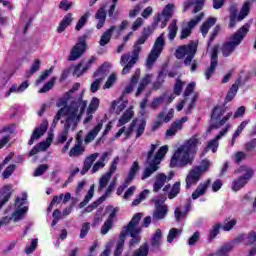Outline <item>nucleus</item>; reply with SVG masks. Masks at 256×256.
<instances>
[{
	"instance_id": "nucleus-1",
	"label": "nucleus",
	"mask_w": 256,
	"mask_h": 256,
	"mask_svg": "<svg viewBox=\"0 0 256 256\" xmlns=\"http://www.w3.org/2000/svg\"><path fill=\"white\" fill-rule=\"evenodd\" d=\"M86 109L87 103L78 102L72 104L70 107H64L58 110L54 116L52 126L56 127L61 118L64 117L65 119L64 130L58 135L59 143H65V141H67L69 130L75 131V129H77V125H79L81 116L85 113Z\"/></svg>"
},
{
	"instance_id": "nucleus-2",
	"label": "nucleus",
	"mask_w": 256,
	"mask_h": 256,
	"mask_svg": "<svg viewBox=\"0 0 256 256\" xmlns=\"http://www.w3.org/2000/svg\"><path fill=\"white\" fill-rule=\"evenodd\" d=\"M198 145H201V137L196 134L174 152L170 160V167L185 169L188 165H193V161H195L193 154L197 153Z\"/></svg>"
},
{
	"instance_id": "nucleus-3",
	"label": "nucleus",
	"mask_w": 256,
	"mask_h": 256,
	"mask_svg": "<svg viewBox=\"0 0 256 256\" xmlns=\"http://www.w3.org/2000/svg\"><path fill=\"white\" fill-rule=\"evenodd\" d=\"M157 150V144H152L150 151H148V158H147V163L148 167H146L141 176V180L145 181V179H149L153 173L156 171H159V165L161 164V161H163V157L167 155V151H169V147L167 146H162L160 149L157 151L156 155L153 156V153Z\"/></svg>"
},
{
	"instance_id": "nucleus-4",
	"label": "nucleus",
	"mask_w": 256,
	"mask_h": 256,
	"mask_svg": "<svg viewBox=\"0 0 256 256\" xmlns=\"http://www.w3.org/2000/svg\"><path fill=\"white\" fill-rule=\"evenodd\" d=\"M249 29H251V25L246 23L228 38V40L222 45L223 57H229L235 52V49H237V47L243 43V39L247 37Z\"/></svg>"
},
{
	"instance_id": "nucleus-5",
	"label": "nucleus",
	"mask_w": 256,
	"mask_h": 256,
	"mask_svg": "<svg viewBox=\"0 0 256 256\" xmlns=\"http://www.w3.org/2000/svg\"><path fill=\"white\" fill-rule=\"evenodd\" d=\"M29 211V202H27V193L23 192L22 197H17L15 203L7 208L6 213L11 216L13 223L23 221Z\"/></svg>"
},
{
	"instance_id": "nucleus-6",
	"label": "nucleus",
	"mask_w": 256,
	"mask_h": 256,
	"mask_svg": "<svg viewBox=\"0 0 256 256\" xmlns=\"http://www.w3.org/2000/svg\"><path fill=\"white\" fill-rule=\"evenodd\" d=\"M143 217L142 213H136L127 226H124L121 233H124V239H127V235H130L132 239L129 242L130 249H133L135 245H139L141 243V226H139V222Z\"/></svg>"
},
{
	"instance_id": "nucleus-7",
	"label": "nucleus",
	"mask_w": 256,
	"mask_h": 256,
	"mask_svg": "<svg viewBox=\"0 0 256 256\" xmlns=\"http://www.w3.org/2000/svg\"><path fill=\"white\" fill-rule=\"evenodd\" d=\"M235 173L242 174L238 178H235L231 184L232 191L237 193V191H241V189H243L251 181V179H253L255 169H253L251 166L242 165L235 171Z\"/></svg>"
},
{
	"instance_id": "nucleus-8",
	"label": "nucleus",
	"mask_w": 256,
	"mask_h": 256,
	"mask_svg": "<svg viewBox=\"0 0 256 256\" xmlns=\"http://www.w3.org/2000/svg\"><path fill=\"white\" fill-rule=\"evenodd\" d=\"M210 165L211 162L209 160H204L202 165L193 166L185 177V188L189 190L191 187H195L201 181L203 174L209 170Z\"/></svg>"
},
{
	"instance_id": "nucleus-9",
	"label": "nucleus",
	"mask_w": 256,
	"mask_h": 256,
	"mask_svg": "<svg viewBox=\"0 0 256 256\" xmlns=\"http://www.w3.org/2000/svg\"><path fill=\"white\" fill-rule=\"evenodd\" d=\"M225 115V107L223 106H216L212 112L211 120H210V126L208 127L206 131V135H209L211 131L215 129H219V127H223V125L231 119L233 113H228ZM221 117H223L221 119Z\"/></svg>"
},
{
	"instance_id": "nucleus-10",
	"label": "nucleus",
	"mask_w": 256,
	"mask_h": 256,
	"mask_svg": "<svg viewBox=\"0 0 256 256\" xmlns=\"http://www.w3.org/2000/svg\"><path fill=\"white\" fill-rule=\"evenodd\" d=\"M197 45V42L192 41L189 44L178 47L175 52L176 59H184V65L189 67L191 65V61L195 59Z\"/></svg>"
},
{
	"instance_id": "nucleus-11",
	"label": "nucleus",
	"mask_w": 256,
	"mask_h": 256,
	"mask_svg": "<svg viewBox=\"0 0 256 256\" xmlns=\"http://www.w3.org/2000/svg\"><path fill=\"white\" fill-rule=\"evenodd\" d=\"M142 47L139 44L134 45V49L131 54H123L120 59V65L124 67L122 69V75H127L131 72V69L135 67V63L139 60V53H141Z\"/></svg>"
},
{
	"instance_id": "nucleus-12",
	"label": "nucleus",
	"mask_w": 256,
	"mask_h": 256,
	"mask_svg": "<svg viewBox=\"0 0 256 256\" xmlns=\"http://www.w3.org/2000/svg\"><path fill=\"white\" fill-rule=\"evenodd\" d=\"M163 49H165V33H162L155 41L148 57L146 60L147 69H151L153 65L157 62L161 53H163Z\"/></svg>"
},
{
	"instance_id": "nucleus-13",
	"label": "nucleus",
	"mask_w": 256,
	"mask_h": 256,
	"mask_svg": "<svg viewBox=\"0 0 256 256\" xmlns=\"http://www.w3.org/2000/svg\"><path fill=\"white\" fill-rule=\"evenodd\" d=\"M145 127H147V122L145 120H133L130 127L126 129L125 127H122L115 135V137H121V135H124L126 137H130L131 133H135V138L139 139L143 133H145Z\"/></svg>"
},
{
	"instance_id": "nucleus-14",
	"label": "nucleus",
	"mask_w": 256,
	"mask_h": 256,
	"mask_svg": "<svg viewBox=\"0 0 256 256\" xmlns=\"http://www.w3.org/2000/svg\"><path fill=\"white\" fill-rule=\"evenodd\" d=\"M195 87H196L195 82L188 84V86L184 91V100H182L176 106L177 111H183V107H185V105H188L187 113H191V109H193V107L195 106V101H197V94H193L191 96V94L195 90Z\"/></svg>"
},
{
	"instance_id": "nucleus-15",
	"label": "nucleus",
	"mask_w": 256,
	"mask_h": 256,
	"mask_svg": "<svg viewBox=\"0 0 256 256\" xmlns=\"http://www.w3.org/2000/svg\"><path fill=\"white\" fill-rule=\"evenodd\" d=\"M175 13V4H167L163 10L162 13H158L153 18V27H157L159 25V22H161V28L164 29V27H167V23H169V20L171 17H173V14Z\"/></svg>"
},
{
	"instance_id": "nucleus-16",
	"label": "nucleus",
	"mask_w": 256,
	"mask_h": 256,
	"mask_svg": "<svg viewBox=\"0 0 256 256\" xmlns=\"http://www.w3.org/2000/svg\"><path fill=\"white\" fill-rule=\"evenodd\" d=\"M139 169H140L139 162L134 161L132 166L130 167V170L128 172L126 179L124 180V183L118 187L117 195H123V192L125 191V189H127V187H129V185L133 183V180L135 179V175L139 173Z\"/></svg>"
},
{
	"instance_id": "nucleus-17",
	"label": "nucleus",
	"mask_w": 256,
	"mask_h": 256,
	"mask_svg": "<svg viewBox=\"0 0 256 256\" xmlns=\"http://www.w3.org/2000/svg\"><path fill=\"white\" fill-rule=\"evenodd\" d=\"M87 44L85 43V36L78 39V43L72 48L68 56V61H77L85 53Z\"/></svg>"
},
{
	"instance_id": "nucleus-18",
	"label": "nucleus",
	"mask_w": 256,
	"mask_h": 256,
	"mask_svg": "<svg viewBox=\"0 0 256 256\" xmlns=\"http://www.w3.org/2000/svg\"><path fill=\"white\" fill-rule=\"evenodd\" d=\"M49 127V122L47 120H43L42 123L36 127L30 137V140L28 141V145H33L35 141H38V139H41L47 133V129Z\"/></svg>"
},
{
	"instance_id": "nucleus-19",
	"label": "nucleus",
	"mask_w": 256,
	"mask_h": 256,
	"mask_svg": "<svg viewBox=\"0 0 256 256\" xmlns=\"http://www.w3.org/2000/svg\"><path fill=\"white\" fill-rule=\"evenodd\" d=\"M205 17L204 13H201L199 16L196 18H193L190 20L186 26L182 27L180 39H187V37L191 36V32L193 31V28L199 23Z\"/></svg>"
},
{
	"instance_id": "nucleus-20",
	"label": "nucleus",
	"mask_w": 256,
	"mask_h": 256,
	"mask_svg": "<svg viewBox=\"0 0 256 256\" xmlns=\"http://www.w3.org/2000/svg\"><path fill=\"white\" fill-rule=\"evenodd\" d=\"M188 118L187 116L182 117L181 119H178L174 121L169 129L166 130V137H175L179 131L183 129V124L187 123Z\"/></svg>"
},
{
	"instance_id": "nucleus-21",
	"label": "nucleus",
	"mask_w": 256,
	"mask_h": 256,
	"mask_svg": "<svg viewBox=\"0 0 256 256\" xmlns=\"http://www.w3.org/2000/svg\"><path fill=\"white\" fill-rule=\"evenodd\" d=\"M227 131H229V126L224 128L222 131L219 132L218 135H216V137L212 140H210L206 146V148L204 149V151L207 153V151H212V153H216L217 149L219 148V141L222 137H224L227 133Z\"/></svg>"
},
{
	"instance_id": "nucleus-22",
	"label": "nucleus",
	"mask_w": 256,
	"mask_h": 256,
	"mask_svg": "<svg viewBox=\"0 0 256 256\" xmlns=\"http://www.w3.org/2000/svg\"><path fill=\"white\" fill-rule=\"evenodd\" d=\"M173 179V176H167L165 173H159L155 176L154 184H153V191L157 193L163 189L165 183H169Z\"/></svg>"
},
{
	"instance_id": "nucleus-23",
	"label": "nucleus",
	"mask_w": 256,
	"mask_h": 256,
	"mask_svg": "<svg viewBox=\"0 0 256 256\" xmlns=\"http://www.w3.org/2000/svg\"><path fill=\"white\" fill-rule=\"evenodd\" d=\"M163 203H165V200H155L156 209L153 214L155 221L164 219L165 215H167V206L163 205Z\"/></svg>"
},
{
	"instance_id": "nucleus-24",
	"label": "nucleus",
	"mask_w": 256,
	"mask_h": 256,
	"mask_svg": "<svg viewBox=\"0 0 256 256\" xmlns=\"http://www.w3.org/2000/svg\"><path fill=\"white\" fill-rule=\"evenodd\" d=\"M113 189H115V182L111 183L106 192L105 195L100 197V199L96 202H94L92 205L86 207L85 211L86 213H91V211H93V209H97V207H99L100 203H103V201H105V199H107V197H109V195H111V193L113 192Z\"/></svg>"
},
{
	"instance_id": "nucleus-25",
	"label": "nucleus",
	"mask_w": 256,
	"mask_h": 256,
	"mask_svg": "<svg viewBox=\"0 0 256 256\" xmlns=\"http://www.w3.org/2000/svg\"><path fill=\"white\" fill-rule=\"evenodd\" d=\"M215 69H217V47H214L212 49L210 67L205 71V78L207 80L213 77V74L215 73Z\"/></svg>"
},
{
	"instance_id": "nucleus-26",
	"label": "nucleus",
	"mask_w": 256,
	"mask_h": 256,
	"mask_svg": "<svg viewBox=\"0 0 256 256\" xmlns=\"http://www.w3.org/2000/svg\"><path fill=\"white\" fill-rule=\"evenodd\" d=\"M209 185H211V179H208L200 183L195 189V191L192 193V199L195 201L199 199V197H203V195L207 193V189H209Z\"/></svg>"
},
{
	"instance_id": "nucleus-27",
	"label": "nucleus",
	"mask_w": 256,
	"mask_h": 256,
	"mask_svg": "<svg viewBox=\"0 0 256 256\" xmlns=\"http://www.w3.org/2000/svg\"><path fill=\"white\" fill-rule=\"evenodd\" d=\"M103 129V122H99L96 126L91 129L87 135L84 138V143L86 145H89V143H92V141H95V138L97 135H99V132Z\"/></svg>"
},
{
	"instance_id": "nucleus-28",
	"label": "nucleus",
	"mask_w": 256,
	"mask_h": 256,
	"mask_svg": "<svg viewBox=\"0 0 256 256\" xmlns=\"http://www.w3.org/2000/svg\"><path fill=\"white\" fill-rule=\"evenodd\" d=\"M109 69H111V64L105 62L102 64L98 70L94 73L95 79H98L99 81H105V77L109 75Z\"/></svg>"
},
{
	"instance_id": "nucleus-29",
	"label": "nucleus",
	"mask_w": 256,
	"mask_h": 256,
	"mask_svg": "<svg viewBox=\"0 0 256 256\" xmlns=\"http://www.w3.org/2000/svg\"><path fill=\"white\" fill-rule=\"evenodd\" d=\"M71 96L65 94V96L63 98H60L57 102H56V107L65 109V107H71V105L75 104V103H86V107H87V101L83 100V98H78L76 101H73L72 103H70L69 106H67V101H69Z\"/></svg>"
},
{
	"instance_id": "nucleus-30",
	"label": "nucleus",
	"mask_w": 256,
	"mask_h": 256,
	"mask_svg": "<svg viewBox=\"0 0 256 256\" xmlns=\"http://www.w3.org/2000/svg\"><path fill=\"white\" fill-rule=\"evenodd\" d=\"M162 243H163V231H161V229H157L151 237L150 245L152 247H155L156 249H159Z\"/></svg>"
},
{
	"instance_id": "nucleus-31",
	"label": "nucleus",
	"mask_w": 256,
	"mask_h": 256,
	"mask_svg": "<svg viewBox=\"0 0 256 256\" xmlns=\"http://www.w3.org/2000/svg\"><path fill=\"white\" fill-rule=\"evenodd\" d=\"M194 5L193 13H199L201 9H203V6L205 5V0H187V2L184 5V11H187L189 7Z\"/></svg>"
},
{
	"instance_id": "nucleus-32",
	"label": "nucleus",
	"mask_w": 256,
	"mask_h": 256,
	"mask_svg": "<svg viewBox=\"0 0 256 256\" xmlns=\"http://www.w3.org/2000/svg\"><path fill=\"white\" fill-rule=\"evenodd\" d=\"M98 157H99V153H94L85 159L84 166L81 170V175H85V173H87V171L91 169V167L93 166V163H95Z\"/></svg>"
},
{
	"instance_id": "nucleus-33",
	"label": "nucleus",
	"mask_w": 256,
	"mask_h": 256,
	"mask_svg": "<svg viewBox=\"0 0 256 256\" xmlns=\"http://www.w3.org/2000/svg\"><path fill=\"white\" fill-rule=\"evenodd\" d=\"M140 75H141V70L137 69L134 75L132 76L130 84L126 86V88L124 89L123 95H129V93L133 91L135 85H137V81H139Z\"/></svg>"
},
{
	"instance_id": "nucleus-34",
	"label": "nucleus",
	"mask_w": 256,
	"mask_h": 256,
	"mask_svg": "<svg viewBox=\"0 0 256 256\" xmlns=\"http://www.w3.org/2000/svg\"><path fill=\"white\" fill-rule=\"evenodd\" d=\"M113 31H115V26H111L108 30H106L99 41L100 47H105L111 41V37L113 36Z\"/></svg>"
},
{
	"instance_id": "nucleus-35",
	"label": "nucleus",
	"mask_w": 256,
	"mask_h": 256,
	"mask_svg": "<svg viewBox=\"0 0 256 256\" xmlns=\"http://www.w3.org/2000/svg\"><path fill=\"white\" fill-rule=\"evenodd\" d=\"M95 19H97V29H102L105 25V21L107 19V12L105 11V8L101 7L95 14Z\"/></svg>"
},
{
	"instance_id": "nucleus-36",
	"label": "nucleus",
	"mask_w": 256,
	"mask_h": 256,
	"mask_svg": "<svg viewBox=\"0 0 256 256\" xmlns=\"http://www.w3.org/2000/svg\"><path fill=\"white\" fill-rule=\"evenodd\" d=\"M134 115H135V112H133V109L131 108L127 109L118 120V127H123V125H126V123H129V121L133 119Z\"/></svg>"
},
{
	"instance_id": "nucleus-37",
	"label": "nucleus",
	"mask_w": 256,
	"mask_h": 256,
	"mask_svg": "<svg viewBox=\"0 0 256 256\" xmlns=\"http://www.w3.org/2000/svg\"><path fill=\"white\" fill-rule=\"evenodd\" d=\"M71 23H73V14L69 13L64 16V18L60 22L57 29L58 33H63V31H65L69 27V25H71Z\"/></svg>"
},
{
	"instance_id": "nucleus-38",
	"label": "nucleus",
	"mask_w": 256,
	"mask_h": 256,
	"mask_svg": "<svg viewBox=\"0 0 256 256\" xmlns=\"http://www.w3.org/2000/svg\"><path fill=\"white\" fill-rule=\"evenodd\" d=\"M11 189H13V186L11 185L4 186L2 190V199L0 200V209H3V205H5V203L11 199Z\"/></svg>"
},
{
	"instance_id": "nucleus-39",
	"label": "nucleus",
	"mask_w": 256,
	"mask_h": 256,
	"mask_svg": "<svg viewBox=\"0 0 256 256\" xmlns=\"http://www.w3.org/2000/svg\"><path fill=\"white\" fill-rule=\"evenodd\" d=\"M217 23V18H213L210 17L207 19V21H205L201 28L200 31L203 35V37H205L207 35V33H209V30L213 27V25H215Z\"/></svg>"
},
{
	"instance_id": "nucleus-40",
	"label": "nucleus",
	"mask_w": 256,
	"mask_h": 256,
	"mask_svg": "<svg viewBox=\"0 0 256 256\" xmlns=\"http://www.w3.org/2000/svg\"><path fill=\"white\" fill-rule=\"evenodd\" d=\"M251 5L252 3L250 0H247L246 2L243 3L240 13L238 15V21H243V19H245V17L249 15L251 11Z\"/></svg>"
},
{
	"instance_id": "nucleus-41",
	"label": "nucleus",
	"mask_w": 256,
	"mask_h": 256,
	"mask_svg": "<svg viewBox=\"0 0 256 256\" xmlns=\"http://www.w3.org/2000/svg\"><path fill=\"white\" fill-rule=\"evenodd\" d=\"M173 117H175V110L171 108L170 110H168V112H160L157 116V119H160V121H163L164 123H169V121H171Z\"/></svg>"
},
{
	"instance_id": "nucleus-42",
	"label": "nucleus",
	"mask_w": 256,
	"mask_h": 256,
	"mask_svg": "<svg viewBox=\"0 0 256 256\" xmlns=\"http://www.w3.org/2000/svg\"><path fill=\"white\" fill-rule=\"evenodd\" d=\"M177 31H179V27H177V20L174 19L168 26V39L170 41H173L177 37Z\"/></svg>"
},
{
	"instance_id": "nucleus-43",
	"label": "nucleus",
	"mask_w": 256,
	"mask_h": 256,
	"mask_svg": "<svg viewBox=\"0 0 256 256\" xmlns=\"http://www.w3.org/2000/svg\"><path fill=\"white\" fill-rule=\"evenodd\" d=\"M127 107V101L123 100L121 97L119 100L112 102V109L116 110L117 115H119Z\"/></svg>"
},
{
	"instance_id": "nucleus-44",
	"label": "nucleus",
	"mask_w": 256,
	"mask_h": 256,
	"mask_svg": "<svg viewBox=\"0 0 256 256\" xmlns=\"http://www.w3.org/2000/svg\"><path fill=\"white\" fill-rule=\"evenodd\" d=\"M85 152V148L81 144V142H76L73 148H71L69 152V157H79V155H83Z\"/></svg>"
},
{
	"instance_id": "nucleus-45",
	"label": "nucleus",
	"mask_w": 256,
	"mask_h": 256,
	"mask_svg": "<svg viewBox=\"0 0 256 256\" xmlns=\"http://www.w3.org/2000/svg\"><path fill=\"white\" fill-rule=\"evenodd\" d=\"M123 247H125V233H120L119 240L114 251V256H121L123 253Z\"/></svg>"
},
{
	"instance_id": "nucleus-46",
	"label": "nucleus",
	"mask_w": 256,
	"mask_h": 256,
	"mask_svg": "<svg viewBox=\"0 0 256 256\" xmlns=\"http://www.w3.org/2000/svg\"><path fill=\"white\" fill-rule=\"evenodd\" d=\"M151 83V74H147L140 82L139 87L136 92V97H139L143 91H145V87H147Z\"/></svg>"
},
{
	"instance_id": "nucleus-47",
	"label": "nucleus",
	"mask_w": 256,
	"mask_h": 256,
	"mask_svg": "<svg viewBox=\"0 0 256 256\" xmlns=\"http://www.w3.org/2000/svg\"><path fill=\"white\" fill-rule=\"evenodd\" d=\"M237 91H239V82H236L231 86L225 97V102L229 103V101H233L235 95H237Z\"/></svg>"
},
{
	"instance_id": "nucleus-48",
	"label": "nucleus",
	"mask_w": 256,
	"mask_h": 256,
	"mask_svg": "<svg viewBox=\"0 0 256 256\" xmlns=\"http://www.w3.org/2000/svg\"><path fill=\"white\" fill-rule=\"evenodd\" d=\"M249 123H250V120H244L238 126V128L236 129V131L233 135V138H232V142H231L232 147L235 145V139H237V137H239L241 135V133H243V129H245L247 127V125H249Z\"/></svg>"
},
{
	"instance_id": "nucleus-49",
	"label": "nucleus",
	"mask_w": 256,
	"mask_h": 256,
	"mask_svg": "<svg viewBox=\"0 0 256 256\" xmlns=\"http://www.w3.org/2000/svg\"><path fill=\"white\" fill-rule=\"evenodd\" d=\"M53 143V133H49L46 141L40 142L37 147L40 151H47Z\"/></svg>"
},
{
	"instance_id": "nucleus-50",
	"label": "nucleus",
	"mask_w": 256,
	"mask_h": 256,
	"mask_svg": "<svg viewBox=\"0 0 256 256\" xmlns=\"http://www.w3.org/2000/svg\"><path fill=\"white\" fill-rule=\"evenodd\" d=\"M109 181H111V172H106L99 180L98 191H103V189H105L109 184Z\"/></svg>"
},
{
	"instance_id": "nucleus-51",
	"label": "nucleus",
	"mask_w": 256,
	"mask_h": 256,
	"mask_svg": "<svg viewBox=\"0 0 256 256\" xmlns=\"http://www.w3.org/2000/svg\"><path fill=\"white\" fill-rule=\"evenodd\" d=\"M181 192V182L178 181L173 184L170 192L168 193V199H175Z\"/></svg>"
},
{
	"instance_id": "nucleus-52",
	"label": "nucleus",
	"mask_w": 256,
	"mask_h": 256,
	"mask_svg": "<svg viewBox=\"0 0 256 256\" xmlns=\"http://www.w3.org/2000/svg\"><path fill=\"white\" fill-rule=\"evenodd\" d=\"M101 101L97 97H93L88 105V108L86 111H89L90 113H97V109H99Z\"/></svg>"
},
{
	"instance_id": "nucleus-53",
	"label": "nucleus",
	"mask_w": 256,
	"mask_h": 256,
	"mask_svg": "<svg viewBox=\"0 0 256 256\" xmlns=\"http://www.w3.org/2000/svg\"><path fill=\"white\" fill-rule=\"evenodd\" d=\"M181 236V230L177 228H172L169 230L168 236H167V242L168 243H173L177 237Z\"/></svg>"
},
{
	"instance_id": "nucleus-54",
	"label": "nucleus",
	"mask_w": 256,
	"mask_h": 256,
	"mask_svg": "<svg viewBox=\"0 0 256 256\" xmlns=\"http://www.w3.org/2000/svg\"><path fill=\"white\" fill-rule=\"evenodd\" d=\"M235 225H237V220L235 218H228L224 221L222 229L223 231H231Z\"/></svg>"
},
{
	"instance_id": "nucleus-55",
	"label": "nucleus",
	"mask_w": 256,
	"mask_h": 256,
	"mask_svg": "<svg viewBox=\"0 0 256 256\" xmlns=\"http://www.w3.org/2000/svg\"><path fill=\"white\" fill-rule=\"evenodd\" d=\"M93 195H95V185L94 184L88 190V192L84 198V201L80 203V207H85V205H87V203H89V201L91 199H93Z\"/></svg>"
},
{
	"instance_id": "nucleus-56",
	"label": "nucleus",
	"mask_w": 256,
	"mask_h": 256,
	"mask_svg": "<svg viewBox=\"0 0 256 256\" xmlns=\"http://www.w3.org/2000/svg\"><path fill=\"white\" fill-rule=\"evenodd\" d=\"M149 255V245L147 243L142 244L139 249L134 252V256H147Z\"/></svg>"
},
{
	"instance_id": "nucleus-57",
	"label": "nucleus",
	"mask_w": 256,
	"mask_h": 256,
	"mask_svg": "<svg viewBox=\"0 0 256 256\" xmlns=\"http://www.w3.org/2000/svg\"><path fill=\"white\" fill-rule=\"evenodd\" d=\"M89 19V13H85L77 22L75 30L81 31L83 27H85V24L87 23V20Z\"/></svg>"
},
{
	"instance_id": "nucleus-58",
	"label": "nucleus",
	"mask_w": 256,
	"mask_h": 256,
	"mask_svg": "<svg viewBox=\"0 0 256 256\" xmlns=\"http://www.w3.org/2000/svg\"><path fill=\"white\" fill-rule=\"evenodd\" d=\"M15 169H17V166L14 164L9 165L2 173L3 179H9L13 173H15Z\"/></svg>"
},
{
	"instance_id": "nucleus-59",
	"label": "nucleus",
	"mask_w": 256,
	"mask_h": 256,
	"mask_svg": "<svg viewBox=\"0 0 256 256\" xmlns=\"http://www.w3.org/2000/svg\"><path fill=\"white\" fill-rule=\"evenodd\" d=\"M233 244H226L224 246H222L218 251H217V255L219 256H227V254L233 250Z\"/></svg>"
},
{
	"instance_id": "nucleus-60",
	"label": "nucleus",
	"mask_w": 256,
	"mask_h": 256,
	"mask_svg": "<svg viewBox=\"0 0 256 256\" xmlns=\"http://www.w3.org/2000/svg\"><path fill=\"white\" fill-rule=\"evenodd\" d=\"M55 85V78H52L50 81H48L39 91L38 93H47V91H51L53 89V86Z\"/></svg>"
},
{
	"instance_id": "nucleus-61",
	"label": "nucleus",
	"mask_w": 256,
	"mask_h": 256,
	"mask_svg": "<svg viewBox=\"0 0 256 256\" xmlns=\"http://www.w3.org/2000/svg\"><path fill=\"white\" fill-rule=\"evenodd\" d=\"M115 81H117V76L115 74L110 75L104 84L103 89H111V87L115 85Z\"/></svg>"
},
{
	"instance_id": "nucleus-62",
	"label": "nucleus",
	"mask_w": 256,
	"mask_h": 256,
	"mask_svg": "<svg viewBox=\"0 0 256 256\" xmlns=\"http://www.w3.org/2000/svg\"><path fill=\"white\" fill-rule=\"evenodd\" d=\"M111 227H113V222L106 220L101 228V235H107L111 231Z\"/></svg>"
},
{
	"instance_id": "nucleus-63",
	"label": "nucleus",
	"mask_w": 256,
	"mask_h": 256,
	"mask_svg": "<svg viewBox=\"0 0 256 256\" xmlns=\"http://www.w3.org/2000/svg\"><path fill=\"white\" fill-rule=\"evenodd\" d=\"M245 149L249 153H253V151H256V138L252 139L251 141L247 142L245 144Z\"/></svg>"
},
{
	"instance_id": "nucleus-64",
	"label": "nucleus",
	"mask_w": 256,
	"mask_h": 256,
	"mask_svg": "<svg viewBox=\"0 0 256 256\" xmlns=\"http://www.w3.org/2000/svg\"><path fill=\"white\" fill-rule=\"evenodd\" d=\"M245 243L246 245H253L256 241V233L255 232H250L245 238Z\"/></svg>"
}]
</instances>
